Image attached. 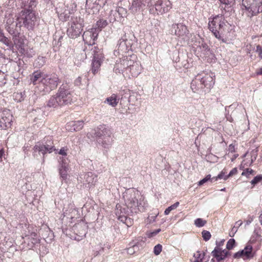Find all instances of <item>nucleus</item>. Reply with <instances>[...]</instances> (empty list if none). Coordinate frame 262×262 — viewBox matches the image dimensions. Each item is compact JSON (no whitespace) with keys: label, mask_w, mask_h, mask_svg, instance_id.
Returning <instances> with one entry per match:
<instances>
[{"label":"nucleus","mask_w":262,"mask_h":262,"mask_svg":"<svg viewBox=\"0 0 262 262\" xmlns=\"http://www.w3.org/2000/svg\"><path fill=\"white\" fill-rule=\"evenodd\" d=\"M60 82L58 76L54 73L47 74L43 71L36 70L30 75V83L36 85L35 93L41 95L56 89Z\"/></svg>","instance_id":"obj_1"},{"label":"nucleus","mask_w":262,"mask_h":262,"mask_svg":"<svg viewBox=\"0 0 262 262\" xmlns=\"http://www.w3.org/2000/svg\"><path fill=\"white\" fill-rule=\"evenodd\" d=\"M123 198L126 207L132 213L144 211L146 203L144 196L138 190L134 188L127 189L123 193Z\"/></svg>","instance_id":"obj_2"},{"label":"nucleus","mask_w":262,"mask_h":262,"mask_svg":"<svg viewBox=\"0 0 262 262\" xmlns=\"http://www.w3.org/2000/svg\"><path fill=\"white\" fill-rule=\"evenodd\" d=\"M73 93L67 84H62L56 94L51 96L47 102V106L58 108L64 105L71 104L73 102Z\"/></svg>","instance_id":"obj_3"},{"label":"nucleus","mask_w":262,"mask_h":262,"mask_svg":"<svg viewBox=\"0 0 262 262\" xmlns=\"http://www.w3.org/2000/svg\"><path fill=\"white\" fill-rule=\"evenodd\" d=\"M224 15L223 10H222L221 14L216 15L213 18H209L208 28L216 38L225 42L226 40L223 38V34L227 21Z\"/></svg>","instance_id":"obj_4"},{"label":"nucleus","mask_w":262,"mask_h":262,"mask_svg":"<svg viewBox=\"0 0 262 262\" xmlns=\"http://www.w3.org/2000/svg\"><path fill=\"white\" fill-rule=\"evenodd\" d=\"M98 143L105 148H109L113 142L111 129L104 124L100 125L94 130Z\"/></svg>","instance_id":"obj_5"},{"label":"nucleus","mask_w":262,"mask_h":262,"mask_svg":"<svg viewBox=\"0 0 262 262\" xmlns=\"http://www.w3.org/2000/svg\"><path fill=\"white\" fill-rule=\"evenodd\" d=\"M137 41V39L134 34L129 31L121 37L118 40L116 48H117L114 51V54H122L127 53L129 50H132V46Z\"/></svg>","instance_id":"obj_6"},{"label":"nucleus","mask_w":262,"mask_h":262,"mask_svg":"<svg viewBox=\"0 0 262 262\" xmlns=\"http://www.w3.org/2000/svg\"><path fill=\"white\" fill-rule=\"evenodd\" d=\"M33 155L34 158H37L36 154L38 152L42 155V160L44 161L45 156L47 154H51L53 151H57L53 142L52 136L45 137L41 142H38L33 148Z\"/></svg>","instance_id":"obj_7"},{"label":"nucleus","mask_w":262,"mask_h":262,"mask_svg":"<svg viewBox=\"0 0 262 262\" xmlns=\"http://www.w3.org/2000/svg\"><path fill=\"white\" fill-rule=\"evenodd\" d=\"M21 23L17 17L15 18L9 15L8 17L5 26L6 30L12 36L13 40L15 45H18L19 42V37L20 34Z\"/></svg>","instance_id":"obj_8"},{"label":"nucleus","mask_w":262,"mask_h":262,"mask_svg":"<svg viewBox=\"0 0 262 262\" xmlns=\"http://www.w3.org/2000/svg\"><path fill=\"white\" fill-rule=\"evenodd\" d=\"M69 27L67 33L71 38H76L80 36L84 27V19L80 16H73L69 23Z\"/></svg>","instance_id":"obj_9"},{"label":"nucleus","mask_w":262,"mask_h":262,"mask_svg":"<svg viewBox=\"0 0 262 262\" xmlns=\"http://www.w3.org/2000/svg\"><path fill=\"white\" fill-rule=\"evenodd\" d=\"M148 9L150 14L155 13L154 7L151 0H133L129 10L134 14H144Z\"/></svg>","instance_id":"obj_10"},{"label":"nucleus","mask_w":262,"mask_h":262,"mask_svg":"<svg viewBox=\"0 0 262 262\" xmlns=\"http://www.w3.org/2000/svg\"><path fill=\"white\" fill-rule=\"evenodd\" d=\"M242 6L250 18L262 13V0H242Z\"/></svg>","instance_id":"obj_11"},{"label":"nucleus","mask_w":262,"mask_h":262,"mask_svg":"<svg viewBox=\"0 0 262 262\" xmlns=\"http://www.w3.org/2000/svg\"><path fill=\"white\" fill-rule=\"evenodd\" d=\"M21 26L32 30L35 25L36 16L33 11L22 10L17 16Z\"/></svg>","instance_id":"obj_12"},{"label":"nucleus","mask_w":262,"mask_h":262,"mask_svg":"<svg viewBox=\"0 0 262 262\" xmlns=\"http://www.w3.org/2000/svg\"><path fill=\"white\" fill-rule=\"evenodd\" d=\"M78 182L84 187L93 188L97 182V175L92 172L81 173L77 178Z\"/></svg>","instance_id":"obj_13"},{"label":"nucleus","mask_w":262,"mask_h":262,"mask_svg":"<svg viewBox=\"0 0 262 262\" xmlns=\"http://www.w3.org/2000/svg\"><path fill=\"white\" fill-rule=\"evenodd\" d=\"M91 53L93 57L91 71L95 75L99 71L104 57L101 50L97 47L91 49Z\"/></svg>","instance_id":"obj_14"},{"label":"nucleus","mask_w":262,"mask_h":262,"mask_svg":"<svg viewBox=\"0 0 262 262\" xmlns=\"http://www.w3.org/2000/svg\"><path fill=\"white\" fill-rule=\"evenodd\" d=\"M195 46H196L195 52L199 54L200 57L203 58L207 59V60L212 59L214 57V54L210 50L207 44L202 39L196 42Z\"/></svg>","instance_id":"obj_15"},{"label":"nucleus","mask_w":262,"mask_h":262,"mask_svg":"<svg viewBox=\"0 0 262 262\" xmlns=\"http://www.w3.org/2000/svg\"><path fill=\"white\" fill-rule=\"evenodd\" d=\"M171 33L185 40L189 38V31L186 25L182 23L174 24L171 26Z\"/></svg>","instance_id":"obj_16"},{"label":"nucleus","mask_w":262,"mask_h":262,"mask_svg":"<svg viewBox=\"0 0 262 262\" xmlns=\"http://www.w3.org/2000/svg\"><path fill=\"white\" fill-rule=\"evenodd\" d=\"M256 252L253 250L252 246L247 244L244 249L239 250L233 255V257L236 259L242 258L244 260H250L255 255Z\"/></svg>","instance_id":"obj_17"},{"label":"nucleus","mask_w":262,"mask_h":262,"mask_svg":"<svg viewBox=\"0 0 262 262\" xmlns=\"http://www.w3.org/2000/svg\"><path fill=\"white\" fill-rule=\"evenodd\" d=\"M200 76L201 80L204 84L203 88H206L209 92L215 83V75L212 72H203L198 74Z\"/></svg>","instance_id":"obj_18"},{"label":"nucleus","mask_w":262,"mask_h":262,"mask_svg":"<svg viewBox=\"0 0 262 262\" xmlns=\"http://www.w3.org/2000/svg\"><path fill=\"white\" fill-rule=\"evenodd\" d=\"M13 116L9 110L5 109L0 111V127L6 129L10 127Z\"/></svg>","instance_id":"obj_19"},{"label":"nucleus","mask_w":262,"mask_h":262,"mask_svg":"<svg viewBox=\"0 0 262 262\" xmlns=\"http://www.w3.org/2000/svg\"><path fill=\"white\" fill-rule=\"evenodd\" d=\"M173 54L177 56L176 59H173V61L175 63L174 66L177 70L181 69L182 68L187 69L190 67V63L188 60L187 55H182L180 56L179 53L177 52L173 53Z\"/></svg>","instance_id":"obj_20"},{"label":"nucleus","mask_w":262,"mask_h":262,"mask_svg":"<svg viewBox=\"0 0 262 262\" xmlns=\"http://www.w3.org/2000/svg\"><path fill=\"white\" fill-rule=\"evenodd\" d=\"M123 64L126 65V70L129 71L133 77H137L142 71L141 66L138 62L123 60Z\"/></svg>","instance_id":"obj_21"},{"label":"nucleus","mask_w":262,"mask_h":262,"mask_svg":"<svg viewBox=\"0 0 262 262\" xmlns=\"http://www.w3.org/2000/svg\"><path fill=\"white\" fill-rule=\"evenodd\" d=\"M200 76L197 75L192 80L191 83V88L194 93L200 94H204L208 93V90L203 88L204 84L201 80Z\"/></svg>","instance_id":"obj_22"},{"label":"nucleus","mask_w":262,"mask_h":262,"mask_svg":"<svg viewBox=\"0 0 262 262\" xmlns=\"http://www.w3.org/2000/svg\"><path fill=\"white\" fill-rule=\"evenodd\" d=\"M172 8V5L169 0H158L155 4V12L158 14H164Z\"/></svg>","instance_id":"obj_23"},{"label":"nucleus","mask_w":262,"mask_h":262,"mask_svg":"<svg viewBox=\"0 0 262 262\" xmlns=\"http://www.w3.org/2000/svg\"><path fill=\"white\" fill-rule=\"evenodd\" d=\"M98 34L97 31H96V29L92 27L90 30L84 32L82 35L83 40L85 43L92 46L95 43Z\"/></svg>","instance_id":"obj_24"},{"label":"nucleus","mask_w":262,"mask_h":262,"mask_svg":"<svg viewBox=\"0 0 262 262\" xmlns=\"http://www.w3.org/2000/svg\"><path fill=\"white\" fill-rule=\"evenodd\" d=\"M231 252L226 249L223 250L218 247H215L211 252L212 256L215 258L217 262H221L226 257L230 255Z\"/></svg>","instance_id":"obj_25"},{"label":"nucleus","mask_w":262,"mask_h":262,"mask_svg":"<svg viewBox=\"0 0 262 262\" xmlns=\"http://www.w3.org/2000/svg\"><path fill=\"white\" fill-rule=\"evenodd\" d=\"M86 227L85 225H78L74 227V231L76 232L77 236L75 239L78 241H80L86 234Z\"/></svg>","instance_id":"obj_26"},{"label":"nucleus","mask_w":262,"mask_h":262,"mask_svg":"<svg viewBox=\"0 0 262 262\" xmlns=\"http://www.w3.org/2000/svg\"><path fill=\"white\" fill-rule=\"evenodd\" d=\"M83 127V121L82 120H78L69 123L67 125L66 128L67 130L71 132L79 131Z\"/></svg>","instance_id":"obj_27"},{"label":"nucleus","mask_w":262,"mask_h":262,"mask_svg":"<svg viewBox=\"0 0 262 262\" xmlns=\"http://www.w3.org/2000/svg\"><path fill=\"white\" fill-rule=\"evenodd\" d=\"M60 164V166L59 168V174L60 175V177L63 180H64L67 178V171L69 169L68 164L63 159L61 160Z\"/></svg>","instance_id":"obj_28"},{"label":"nucleus","mask_w":262,"mask_h":262,"mask_svg":"<svg viewBox=\"0 0 262 262\" xmlns=\"http://www.w3.org/2000/svg\"><path fill=\"white\" fill-rule=\"evenodd\" d=\"M128 212V208L122 207L120 205L117 204L116 205V214L118 216L119 219L121 221H123V219H126L125 215L127 214Z\"/></svg>","instance_id":"obj_29"},{"label":"nucleus","mask_w":262,"mask_h":262,"mask_svg":"<svg viewBox=\"0 0 262 262\" xmlns=\"http://www.w3.org/2000/svg\"><path fill=\"white\" fill-rule=\"evenodd\" d=\"M24 7L23 10L27 11H33V9L36 5V0H25L23 2Z\"/></svg>","instance_id":"obj_30"},{"label":"nucleus","mask_w":262,"mask_h":262,"mask_svg":"<svg viewBox=\"0 0 262 262\" xmlns=\"http://www.w3.org/2000/svg\"><path fill=\"white\" fill-rule=\"evenodd\" d=\"M119 98L115 94H113L110 97H107L105 102H107L112 107H115L117 106L119 102Z\"/></svg>","instance_id":"obj_31"},{"label":"nucleus","mask_w":262,"mask_h":262,"mask_svg":"<svg viewBox=\"0 0 262 262\" xmlns=\"http://www.w3.org/2000/svg\"><path fill=\"white\" fill-rule=\"evenodd\" d=\"M221 4L225 5V7L221 6V10L223 9L225 12H229L232 10L231 6L234 4L235 0H220Z\"/></svg>","instance_id":"obj_32"},{"label":"nucleus","mask_w":262,"mask_h":262,"mask_svg":"<svg viewBox=\"0 0 262 262\" xmlns=\"http://www.w3.org/2000/svg\"><path fill=\"white\" fill-rule=\"evenodd\" d=\"M107 25V22L106 20L100 19L96 22V25L93 28L96 29V31L99 33L102 29L104 28Z\"/></svg>","instance_id":"obj_33"},{"label":"nucleus","mask_w":262,"mask_h":262,"mask_svg":"<svg viewBox=\"0 0 262 262\" xmlns=\"http://www.w3.org/2000/svg\"><path fill=\"white\" fill-rule=\"evenodd\" d=\"M129 247L126 249H125V251L126 252L130 255H133L136 252L139 251V247L138 245L135 243H130L129 244Z\"/></svg>","instance_id":"obj_34"},{"label":"nucleus","mask_w":262,"mask_h":262,"mask_svg":"<svg viewBox=\"0 0 262 262\" xmlns=\"http://www.w3.org/2000/svg\"><path fill=\"white\" fill-rule=\"evenodd\" d=\"M58 17L63 21H66L70 17V13L68 10H65L63 12L57 11Z\"/></svg>","instance_id":"obj_35"},{"label":"nucleus","mask_w":262,"mask_h":262,"mask_svg":"<svg viewBox=\"0 0 262 262\" xmlns=\"http://www.w3.org/2000/svg\"><path fill=\"white\" fill-rule=\"evenodd\" d=\"M0 41L6 45L10 49L12 48L13 44H14V42H13L8 38L5 36L3 33L0 37Z\"/></svg>","instance_id":"obj_36"},{"label":"nucleus","mask_w":262,"mask_h":262,"mask_svg":"<svg viewBox=\"0 0 262 262\" xmlns=\"http://www.w3.org/2000/svg\"><path fill=\"white\" fill-rule=\"evenodd\" d=\"M77 212V209L73 205H71V208L69 210H65V211H64V216H69L71 219L75 217V214Z\"/></svg>","instance_id":"obj_37"},{"label":"nucleus","mask_w":262,"mask_h":262,"mask_svg":"<svg viewBox=\"0 0 262 262\" xmlns=\"http://www.w3.org/2000/svg\"><path fill=\"white\" fill-rule=\"evenodd\" d=\"M46 59L45 57L38 56L35 60L34 64L36 67L41 68L46 63Z\"/></svg>","instance_id":"obj_38"},{"label":"nucleus","mask_w":262,"mask_h":262,"mask_svg":"<svg viewBox=\"0 0 262 262\" xmlns=\"http://www.w3.org/2000/svg\"><path fill=\"white\" fill-rule=\"evenodd\" d=\"M205 255V253L204 252L201 253L200 251H197L193 255L195 259V262H203Z\"/></svg>","instance_id":"obj_39"},{"label":"nucleus","mask_w":262,"mask_h":262,"mask_svg":"<svg viewBox=\"0 0 262 262\" xmlns=\"http://www.w3.org/2000/svg\"><path fill=\"white\" fill-rule=\"evenodd\" d=\"M179 205V202H177L175 203H174L173 205L169 206L168 208H167L165 211L164 214L165 215H168L169 214L171 211L176 209Z\"/></svg>","instance_id":"obj_40"},{"label":"nucleus","mask_w":262,"mask_h":262,"mask_svg":"<svg viewBox=\"0 0 262 262\" xmlns=\"http://www.w3.org/2000/svg\"><path fill=\"white\" fill-rule=\"evenodd\" d=\"M29 238L31 240V243L35 245L39 242V239L37 238V234L35 232H32L29 235Z\"/></svg>","instance_id":"obj_41"},{"label":"nucleus","mask_w":262,"mask_h":262,"mask_svg":"<svg viewBox=\"0 0 262 262\" xmlns=\"http://www.w3.org/2000/svg\"><path fill=\"white\" fill-rule=\"evenodd\" d=\"M205 220L201 218H198L194 221V225L198 227H202L206 224Z\"/></svg>","instance_id":"obj_42"},{"label":"nucleus","mask_w":262,"mask_h":262,"mask_svg":"<svg viewBox=\"0 0 262 262\" xmlns=\"http://www.w3.org/2000/svg\"><path fill=\"white\" fill-rule=\"evenodd\" d=\"M101 7L100 5L99 4L98 1L97 2L94 3V4H92L91 8H86V9H92L93 10V13L98 12L100 8Z\"/></svg>","instance_id":"obj_43"},{"label":"nucleus","mask_w":262,"mask_h":262,"mask_svg":"<svg viewBox=\"0 0 262 262\" xmlns=\"http://www.w3.org/2000/svg\"><path fill=\"white\" fill-rule=\"evenodd\" d=\"M235 245V241L234 238H230L226 244V248L228 250L232 249Z\"/></svg>","instance_id":"obj_44"},{"label":"nucleus","mask_w":262,"mask_h":262,"mask_svg":"<svg viewBox=\"0 0 262 262\" xmlns=\"http://www.w3.org/2000/svg\"><path fill=\"white\" fill-rule=\"evenodd\" d=\"M6 75L0 71V86H3L6 83Z\"/></svg>","instance_id":"obj_45"},{"label":"nucleus","mask_w":262,"mask_h":262,"mask_svg":"<svg viewBox=\"0 0 262 262\" xmlns=\"http://www.w3.org/2000/svg\"><path fill=\"white\" fill-rule=\"evenodd\" d=\"M261 181H262V175L259 174L253 178V179L251 181V183L252 185L254 186L260 182Z\"/></svg>","instance_id":"obj_46"},{"label":"nucleus","mask_w":262,"mask_h":262,"mask_svg":"<svg viewBox=\"0 0 262 262\" xmlns=\"http://www.w3.org/2000/svg\"><path fill=\"white\" fill-rule=\"evenodd\" d=\"M161 231L160 229H158L155 230L152 232H147L146 233V236L148 238H151L155 236L158 233H159Z\"/></svg>","instance_id":"obj_47"},{"label":"nucleus","mask_w":262,"mask_h":262,"mask_svg":"<svg viewBox=\"0 0 262 262\" xmlns=\"http://www.w3.org/2000/svg\"><path fill=\"white\" fill-rule=\"evenodd\" d=\"M202 237L204 241H208L211 237L210 233L206 230H203L202 232Z\"/></svg>","instance_id":"obj_48"},{"label":"nucleus","mask_w":262,"mask_h":262,"mask_svg":"<svg viewBox=\"0 0 262 262\" xmlns=\"http://www.w3.org/2000/svg\"><path fill=\"white\" fill-rule=\"evenodd\" d=\"M162 246L160 244H158L154 247V252L156 255H158L161 252Z\"/></svg>","instance_id":"obj_49"},{"label":"nucleus","mask_w":262,"mask_h":262,"mask_svg":"<svg viewBox=\"0 0 262 262\" xmlns=\"http://www.w3.org/2000/svg\"><path fill=\"white\" fill-rule=\"evenodd\" d=\"M254 172V171L253 169H250V168H246L245 170H244L243 171L242 175L245 176L247 177H248V176L250 174H253Z\"/></svg>","instance_id":"obj_50"},{"label":"nucleus","mask_w":262,"mask_h":262,"mask_svg":"<svg viewBox=\"0 0 262 262\" xmlns=\"http://www.w3.org/2000/svg\"><path fill=\"white\" fill-rule=\"evenodd\" d=\"M210 179H211V175L208 174L204 178H203L199 182V185L201 186L203 185L204 183L208 181Z\"/></svg>","instance_id":"obj_51"},{"label":"nucleus","mask_w":262,"mask_h":262,"mask_svg":"<svg viewBox=\"0 0 262 262\" xmlns=\"http://www.w3.org/2000/svg\"><path fill=\"white\" fill-rule=\"evenodd\" d=\"M256 52L258 54L259 57L262 59V46L257 45L256 46Z\"/></svg>","instance_id":"obj_52"},{"label":"nucleus","mask_w":262,"mask_h":262,"mask_svg":"<svg viewBox=\"0 0 262 262\" xmlns=\"http://www.w3.org/2000/svg\"><path fill=\"white\" fill-rule=\"evenodd\" d=\"M98 0H86L85 7L86 8H91L92 4H94V3L97 2Z\"/></svg>","instance_id":"obj_53"},{"label":"nucleus","mask_w":262,"mask_h":262,"mask_svg":"<svg viewBox=\"0 0 262 262\" xmlns=\"http://www.w3.org/2000/svg\"><path fill=\"white\" fill-rule=\"evenodd\" d=\"M67 148H66L65 147H62L60 149L58 153L62 156H66L67 155Z\"/></svg>","instance_id":"obj_54"},{"label":"nucleus","mask_w":262,"mask_h":262,"mask_svg":"<svg viewBox=\"0 0 262 262\" xmlns=\"http://www.w3.org/2000/svg\"><path fill=\"white\" fill-rule=\"evenodd\" d=\"M81 79L82 78L80 76L77 77L74 81L75 85L77 86L80 85V84H81Z\"/></svg>","instance_id":"obj_55"},{"label":"nucleus","mask_w":262,"mask_h":262,"mask_svg":"<svg viewBox=\"0 0 262 262\" xmlns=\"http://www.w3.org/2000/svg\"><path fill=\"white\" fill-rule=\"evenodd\" d=\"M30 146L28 144H25L23 147V151L26 155L28 154V152L29 150Z\"/></svg>","instance_id":"obj_56"},{"label":"nucleus","mask_w":262,"mask_h":262,"mask_svg":"<svg viewBox=\"0 0 262 262\" xmlns=\"http://www.w3.org/2000/svg\"><path fill=\"white\" fill-rule=\"evenodd\" d=\"M227 172L225 169H224L218 175L217 178L219 179H223L225 174H226Z\"/></svg>","instance_id":"obj_57"},{"label":"nucleus","mask_w":262,"mask_h":262,"mask_svg":"<svg viewBox=\"0 0 262 262\" xmlns=\"http://www.w3.org/2000/svg\"><path fill=\"white\" fill-rule=\"evenodd\" d=\"M237 173V169L236 168H233L228 174V176L232 177Z\"/></svg>","instance_id":"obj_58"},{"label":"nucleus","mask_w":262,"mask_h":262,"mask_svg":"<svg viewBox=\"0 0 262 262\" xmlns=\"http://www.w3.org/2000/svg\"><path fill=\"white\" fill-rule=\"evenodd\" d=\"M225 242V239H222L220 242H216V246L215 247H218L219 249H222L221 248L224 245Z\"/></svg>","instance_id":"obj_59"},{"label":"nucleus","mask_w":262,"mask_h":262,"mask_svg":"<svg viewBox=\"0 0 262 262\" xmlns=\"http://www.w3.org/2000/svg\"><path fill=\"white\" fill-rule=\"evenodd\" d=\"M228 150L231 152H235V146L232 144H230L228 147Z\"/></svg>","instance_id":"obj_60"},{"label":"nucleus","mask_w":262,"mask_h":262,"mask_svg":"<svg viewBox=\"0 0 262 262\" xmlns=\"http://www.w3.org/2000/svg\"><path fill=\"white\" fill-rule=\"evenodd\" d=\"M253 216L249 215L248 219L246 221V225H249L250 224H251V223L253 221Z\"/></svg>","instance_id":"obj_61"},{"label":"nucleus","mask_w":262,"mask_h":262,"mask_svg":"<svg viewBox=\"0 0 262 262\" xmlns=\"http://www.w3.org/2000/svg\"><path fill=\"white\" fill-rule=\"evenodd\" d=\"M237 231V227H235L234 226L232 229V232H233V235H231V233L229 234V235L231 236V237H233L234 235V234L235 232H236Z\"/></svg>","instance_id":"obj_62"},{"label":"nucleus","mask_w":262,"mask_h":262,"mask_svg":"<svg viewBox=\"0 0 262 262\" xmlns=\"http://www.w3.org/2000/svg\"><path fill=\"white\" fill-rule=\"evenodd\" d=\"M4 149L2 148L0 149V162H2V158L3 156L4 155Z\"/></svg>","instance_id":"obj_63"},{"label":"nucleus","mask_w":262,"mask_h":262,"mask_svg":"<svg viewBox=\"0 0 262 262\" xmlns=\"http://www.w3.org/2000/svg\"><path fill=\"white\" fill-rule=\"evenodd\" d=\"M256 74L258 75H262V67L256 71Z\"/></svg>","instance_id":"obj_64"}]
</instances>
